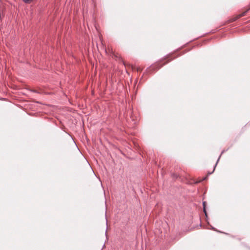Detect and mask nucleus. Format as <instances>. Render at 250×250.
I'll return each instance as SVG.
<instances>
[{
    "label": "nucleus",
    "mask_w": 250,
    "mask_h": 250,
    "mask_svg": "<svg viewBox=\"0 0 250 250\" xmlns=\"http://www.w3.org/2000/svg\"><path fill=\"white\" fill-rule=\"evenodd\" d=\"M176 57H173V54L167 55L160 60L158 62L152 65L149 68H148L147 69V71L148 72H150L152 71H156Z\"/></svg>",
    "instance_id": "f257e3e1"
},
{
    "label": "nucleus",
    "mask_w": 250,
    "mask_h": 250,
    "mask_svg": "<svg viewBox=\"0 0 250 250\" xmlns=\"http://www.w3.org/2000/svg\"><path fill=\"white\" fill-rule=\"evenodd\" d=\"M247 11H245V12H243L242 13H241V14H239V15H238V16H237V17H236V18L234 20V21H235V20H236L237 19H239V18H241V17H243V16H245V15H246V13H247Z\"/></svg>",
    "instance_id": "f03ea898"
},
{
    "label": "nucleus",
    "mask_w": 250,
    "mask_h": 250,
    "mask_svg": "<svg viewBox=\"0 0 250 250\" xmlns=\"http://www.w3.org/2000/svg\"><path fill=\"white\" fill-rule=\"evenodd\" d=\"M203 205L204 206V211L205 213L206 214V211L205 209V202H203Z\"/></svg>",
    "instance_id": "20e7f679"
},
{
    "label": "nucleus",
    "mask_w": 250,
    "mask_h": 250,
    "mask_svg": "<svg viewBox=\"0 0 250 250\" xmlns=\"http://www.w3.org/2000/svg\"><path fill=\"white\" fill-rule=\"evenodd\" d=\"M24 2L26 3H31L33 0H22Z\"/></svg>",
    "instance_id": "7ed1b4c3"
},
{
    "label": "nucleus",
    "mask_w": 250,
    "mask_h": 250,
    "mask_svg": "<svg viewBox=\"0 0 250 250\" xmlns=\"http://www.w3.org/2000/svg\"><path fill=\"white\" fill-rule=\"evenodd\" d=\"M141 69L140 68H137V71H141Z\"/></svg>",
    "instance_id": "39448f33"
}]
</instances>
